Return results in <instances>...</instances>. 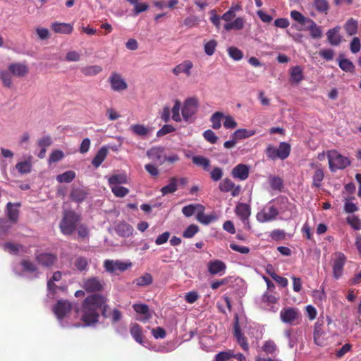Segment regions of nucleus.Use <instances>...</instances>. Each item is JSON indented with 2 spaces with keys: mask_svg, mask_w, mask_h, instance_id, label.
Segmentation results:
<instances>
[{
  "mask_svg": "<svg viewBox=\"0 0 361 361\" xmlns=\"http://www.w3.org/2000/svg\"><path fill=\"white\" fill-rule=\"evenodd\" d=\"M106 298L100 295H92L85 298L81 310L76 309L78 315L83 322L84 326H91L98 322L99 309L104 306L102 314L106 318H110L113 324L118 322L122 318V313L117 309H114L110 313H106Z\"/></svg>",
  "mask_w": 361,
  "mask_h": 361,
  "instance_id": "nucleus-1",
  "label": "nucleus"
},
{
  "mask_svg": "<svg viewBox=\"0 0 361 361\" xmlns=\"http://www.w3.org/2000/svg\"><path fill=\"white\" fill-rule=\"evenodd\" d=\"M80 217L73 211H65L59 224L61 233L65 235H70L76 230Z\"/></svg>",
  "mask_w": 361,
  "mask_h": 361,
  "instance_id": "nucleus-2",
  "label": "nucleus"
},
{
  "mask_svg": "<svg viewBox=\"0 0 361 361\" xmlns=\"http://www.w3.org/2000/svg\"><path fill=\"white\" fill-rule=\"evenodd\" d=\"M329 169L332 172L344 169L351 164L348 157H344L336 150H330L327 152Z\"/></svg>",
  "mask_w": 361,
  "mask_h": 361,
  "instance_id": "nucleus-3",
  "label": "nucleus"
},
{
  "mask_svg": "<svg viewBox=\"0 0 361 361\" xmlns=\"http://www.w3.org/2000/svg\"><path fill=\"white\" fill-rule=\"evenodd\" d=\"M290 152V145L284 142H281L278 148L269 145L265 150L267 157L272 160H275L276 159L283 160L289 156Z\"/></svg>",
  "mask_w": 361,
  "mask_h": 361,
  "instance_id": "nucleus-4",
  "label": "nucleus"
},
{
  "mask_svg": "<svg viewBox=\"0 0 361 361\" xmlns=\"http://www.w3.org/2000/svg\"><path fill=\"white\" fill-rule=\"evenodd\" d=\"M199 109V101L196 97L186 99L181 108V114L183 121L185 122L192 121L193 116Z\"/></svg>",
  "mask_w": 361,
  "mask_h": 361,
  "instance_id": "nucleus-5",
  "label": "nucleus"
},
{
  "mask_svg": "<svg viewBox=\"0 0 361 361\" xmlns=\"http://www.w3.org/2000/svg\"><path fill=\"white\" fill-rule=\"evenodd\" d=\"M345 262L346 257L343 252H336L332 255V274L335 279L337 280L342 276Z\"/></svg>",
  "mask_w": 361,
  "mask_h": 361,
  "instance_id": "nucleus-6",
  "label": "nucleus"
},
{
  "mask_svg": "<svg viewBox=\"0 0 361 361\" xmlns=\"http://www.w3.org/2000/svg\"><path fill=\"white\" fill-rule=\"evenodd\" d=\"M108 82L111 90L114 92H122L128 87L125 78L118 72H112L108 78Z\"/></svg>",
  "mask_w": 361,
  "mask_h": 361,
  "instance_id": "nucleus-7",
  "label": "nucleus"
},
{
  "mask_svg": "<svg viewBox=\"0 0 361 361\" xmlns=\"http://www.w3.org/2000/svg\"><path fill=\"white\" fill-rule=\"evenodd\" d=\"M300 312L295 307H285L280 312V319L282 322L290 325H295L300 318Z\"/></svg>",
  "mask_w": 361,
  "mask_h": 361,
  "instance_id": "nucleus-8",
  "label": "nucleus"
},
{
  "mask_svg": "<svg viewBox=\"0 0 361 361\" xmlns=\"http://www.w3.org/2000/svg\"><path fill=\"white\" fill-rule=\"evenodd\" d=\"M132 263L130 262H123L121 260H112L106 259L104 262V267L105 270L110 273L114 274L117 271H125L130 267H131Z\"/></svg>",
  "mask_w": 361,
  "mask_h": 361,
  "instance_id": "nucleus-9",
  "label": "nucleus"
},
{
  "mask_svg": "<svg viewBox=\"0 0 361 361\" xmlns=\"http://www.w3.org/2000/svg\"><path fill=\"white\" fill-rule=\"evenodd\" d=\"M278 214V209L269 204L257 214L256 219L260 223H265L275 220Z\"/></svg>",
  "mask_w": 361,
  "mask_h": 361,
  "instance_id": "nucleus-10",
  "label": "nucleus"
},
{
  "mask_svg": "<svg viewBox=\"0 0 361 361\" xmlns=\"http://www.w3.org/2000/svg\"><path fill=\"white\" fill-rule=\"evenodd\" d=\"M18 267L19 269H20L22 271L23 274H28L30 277L35 278L37 277L39 274L36 265L28 259L22 260ZM15 271L19 275L22 274L18 267L15 268Z\"/></svg>",
  "mask_w": 361,
  "mask_h": 361,
  "instance_id": "nucleus-11",
  "label": "nucleus"
},
{
  "mask_svg": "<svg viewBox=\"0 0 361 361\" xmlns=\"http://www.w3.org/2000/svg\"><path fill=\"white\" fill-rule=\"evenodd\" d=\"M324 322L318 320L314 326V342L319 346H324L326 344L327 338L324 331Z\"/></svg>",
  "mask_w": 361,
  "mask_h": 361,
  "instance_id": "nucleus-12",
  "label": "nucleus"
},
{
  "mask_svg": "<svg viewBox=\"0 0 361 361\" xmlns=\"http://www.w3.org/2000/svg\"><path fill=\"white\" fill-rule=\"evenodd\" d=\"M235 212L243 222L245 228L250 230L251 227L248 219L251 214L250 207L245 203H238L235 207Z\"/></svg>",
  "mask_w": 361,
  "mask_h": 361,
  "instance_id": "nucleus-13",
  "label": "nucleus"
},
{
  "mask_svg": "<svg viewBox=\"0 0 361 361\" xmlns=\"http://www.w3.org/2000/svg\"><path fill=\"white\" fill-rule=\"evenodd\" d=\"M147 156L156 164L162 165L166 161V152L163 147L157 146L150 148L147 152Z\"/></svg>",
  "mask_w": 361,
  "mask_h": 361,
  "instance_id": "nucleus-14",
  "label": "nucleus"
},
{
  "mask_svg": "<svg viewBox=\"0 0 361 361\" xmlns=\"http://www.w3.org/2000/svg\"><path fill=\"white\" fill-rule=\"evenodd\" d=\"M71 305L67 300H59L54 306L53 310L59 320L66 317L71 310Z\"/></svg>",
  "mask_w": 361,
  "mask_h": 361,
  "instance_id": "nucleus-15",
  "label": "nucleus"
},
{
  "mask_svg": "<svg viewBox=\"0 0 361 361\" xmlns=\"http://www.w3.org/2000/svg\"><path fill=\"white\" fill-rule=\"evenodd\" d=\"M219 188L221 192L231 193L233 197L238 196L240 192V187L235 185V183L228 178L224 179L219 185Z\"/></svg>",
  "mask_w": 361,
  "mask_h": 361,
  "instance_id": "nucleus-16",
  "label": "nucleus"
},
{
  "mask_svg": "<svg viewBox=\"0 0 361 361\" xmlns=\"http://www.w3.org/2000/svg\"><path fill=\"white\" fill-rule=\"evenodd\" d=\"M226 269V264L219 259L212 260L207 264V270L212 275L221 276L225 274Z\"/></svg>",
  "mask_w": 361,
  "mask_h": 361,
  "instance_id": "nucleus-17",
  "label": "nucleus"
},
{
  "mask_svg": "<svg viewBox=\"0 0 361 361\" xmlns=\"http://www.w3.org/2000/svg\"><path fill=\"white\" fill-rule=\"evenodd\" d=\"M193 66V63L190 60H184L183 62L176 66L172 70V72L176 76L183 73L187 77H190L192 75Z\"/></svg>",
  "mask_w": 361,
  "mask_h": 361,
  "instance_id": "nucleus-18",
  "label": "nucleus"
},
{
  "mask_svg": "<svg viewBox=\"0 0 361 361\" xmlns=\"http://www.w3.org/2000/svg\"><path fill=\"white\" fill-rule=\"evenodd\" d=\"M56 259V256L51 253L42 252L36 255V261L38 264L44 267H50L54 265Z\"/></svg>",
  "mask_w": 361,
  "mask_h": 361,
  "instance_id": "nucleus-19",
  "label": "nucleus"
},
{
  "mask_svg": "<svg viewBox=\"0 0 361 361\" xmlns=\"http://www.w3.org/2000/svg\"><path fill=\"white\" fill-rule=\"evenodd\" d=\"M103 282L97 277H90L84 281L83 288L88 292L102 290Z\"/></svg>",
  "mask_w": 361,
  "mask_h": 361,
  "instance_id": "nucleus-20",
  "label": "nucleus"
},
{
  "mask_svg": "<svg viewBox=\"0 0 361 361\" xmlns=\"http://www.w3.org/2000/svg\"><path fill=\"white\" fill-rule=\"evenodd\" d=\"M8 70L12 75L17 77H24L28 73V67L20 63H14L8 66Z\"/></svg>",
  "mask_w": 361,
  "mask_h": 361,
  "instance_id": "nucleus-21",
  "label": "nucleus"
},
{
  "mask_svg": "<svg viewBox=\"0 0 361 361\" xmlns=\"http://www.w3.org/2000/svg\"><path fill=\"white\" fill-rule=\"evenodd\" d=\"M133 307L137 313L142 314V316L137 319L138 320L146 322L152 317V313L149 311L148 305L139 303L134 304Z\"/></svg>",
  "mask_w": 361,
  "mask_h": 361,
  "instance_id": "nucleus-22",
  "label": "nucleus"
},
{
  "mask_svg": "<svg viewBox=\"0 0 361 361\" xmlns=\"http://www.w3.org/2000/svg\"><path fill=\"white\" fill-rule=\"evenodd\" d=\"M235 325H234V335H235V337L238 343H239V345L241 346V348L244 350L248 351L249 345H248V343L247 342L246 338L243 335V334L240 331V327H239V325H238V317L235 316Z\"/></svg>",
  "mask_w": 361,
  "mask_h": 361,
  "instance_id": "nucleus-23",
  "label": "nucleus"
},
{
  "mask_svg": "<svg viewBox=\"0 0 361 361\" xmlns=\"http://www.w3.org/2000/svg\"><path fill=\"white\" fill-rule=\"evenodd\" d=\"M232 176L241 180H245L249 176V168L247 165L240 164L232 170Z\"/></svg>",
  "mask_w": 361,
  "mask_h": 361,
  "instance_id": "nucleus-24",
  "label": "nucleus"
},
{
  "mask_svg": "<svg viewBox=\"0 0 361 361\" xmlns=\"http://www.w3.org/2000/svg\"><path fill=\"white\" fill-rule=\"evenodd\" d=\"M341 27L337 26L326 32L327 39L331 45L337 46L341 43V36L339 35Z\"/></svg>",
  "mask_w": 361,
  "mask_h": 361,
  "instance_id": "nucleus-25",
  "label": "nucleus"
},
{
  "mask_svg": "<svg viewBox=\"0 0 361 361\" xmlns=\"http://www.w3.org/2000/svg\"><path fill=\"white\" fill-rule=\"evenodd\" d=\"M303 78V70L300 66H295L290 68V81L291 83L298 84Z\"/></svg>",
  "mask_w": 361,
  "mask_h": 361,
  "instance_id": "nucleus-26",
  "label": "nucleus"
},
{
  "mask_svg": "<svg viewBox=\"0 0 361 361\" xmlns=\"http://www.w3.org/2000/svg\"><path fill=\"white\" fill-rule=\"evenodd\" d=\"M51 27L56 33L61 34H71L73 29L72 25L69 23L58 22L53 23Z\"/></svg>",
  "mask_w": 361,
  "mask_h": 361,
  "instance_id": "nucleus-27",
  "label": "nucleus"
},
{
  "mask_svg": "<svg viewBox=\"0 0 361 361\" xmlns=\"http://www.w3.org/2000/svg\"><path fill=\"white\" fill-rule=\"evenodd\" d=\"M115 231L121 236L128 237L133 234L134 229L130 225L120 222L116 226Z\"/></svg>",
  "mask_w": 361,
  "mask_h": 361,
  "instance_id": "nucleus-28",
  "label": "nucleus"
},
{
  "mask_svg": "<svg viewBox=\"0 0 361 361\" xmlns=\"http://www.w3.org/2000/svg\"><path fill=\"white\" fill-rule=\"evenodd\" d=\"M130 130L136 135L145 137L151 133V129L143 124H133L130 126Z\"/></svg>",
  "mask_w": 361,
  "mask_h": 361,
  "instance_id": "nucleus-29",
  "label": "nucleus"
},
{
  "mask_svg": "<svg viewBox=\"0 0 361 361\" xmlns=\"http://www.w3.org/2000/svg\"><path fill=\"white\" fill-rule=\"evenodd\" d=\"M107 154V147L106 146L102 147L92 159V164L95 168H98L106 159Z\"/></svg>",
  "mask_w": 361,
  "mask_h": 361,
  "instance_id": "nucleus-30",
  "label": "nucleus"
},
{
  "mask_svg": "<svg viewBox=\"0 0 361 361\" xmlns=\"http://www.w3.org/2000/svg\"><path fill=\"white\" fill-rule=\"evenodd\" d=\"M244 25V19L241 17H238L232 22L226 23L224 27L226 31H230L231 30H240L243 28Z\"/></svg>",
  "mask_w": 361,
  "mask_h": 361,
  "instance_id": "nucleus-31",
  "label": "nucleus"
},
{
  "mask_svg": "<svg viewBox=\"0 0 361 361\" xmlns=\"http://www.w3.org/2000/svg\"><path fill=\"white\" fill-rule=\"evenodd\" d=\"M262 350L267 355H274L277 353L278 347L274 341L269 339L264 342Z\"/></svg>",
  "mask_w": 361,
  "mask_h": 361,
  "instance_id": "nucleus-32",
  "label": "nucleus"
},
{
  "mask_svg": "<svg viewBox=\"0 0 361 361\" xmlns=\"http://www.w3.org/2000/svg\"><path fill=\"white\" fill-rule=\"evenodd\" d=\"M130 334L133 338L140 344L143 343L142 328L137 324H132L130 326Z\"/></svg>",
  "mask_w": 361,
  "mask_h": 361,
  "instance_id": "nucleus-33",
  "label": "nucleus"
},
{
  "mask_svg": "<svg viewBox=\"0 0 361 361\" xmlns=\"http://www.w3.org/2000/svg\"><path fill=\"white\" fill-rule=\"evenodd\" d=\"M201 209H204V207L202 204H189L188 206H185L182 209V212L185 216L189 217V216H192L195 214H197V212H199V210H201Z\"/></svg>",
  "mask_w": 361,
  "mask_h": 361,
  "instance_id": "nucleus-34",
  "label": "nucleus"
},
{
  "mask_svg": "<svg viewBox=\"0 0 361 361\" xmlns=\"http://www.w3.org/2000/svg\"><path fill=\"white\" fill-rule=\"evenodd\" d=\"M354 197H348L344 200V211L346 213L351 214L358 211V207L354 202Z\"/></svg>",
  "mask_w": 361,
  "mask_h": 361,
  "instance_id": "nucleus-35",
  "label": "nucleus"
},
{
  "mask_svg": "<svg viewBox=\"0 0 361 361\" xmlns=\"http://www.w3.org/2000/svg\"><path fill=\"white\" fill-rule=\"evenodd\" d=\"M181 108L182 106L180 101L175 100L173 106L171 109V113H172L171 118L176 122H181L182 120H183L182 114H180Z\"/></svg>",
  "mask_w": 361,
  "mask_h": 361,
  "instance_id": "nucleus-36",
  "label": "nucleus"
},
{
  "mask_svg": "<svg viewBox=\"0 0 361 361\" xmlns=\"http://www.w3.org/2000/svg\"><path fill=\"white\" fill-rule=\"evenodd\" d=\"M20 204H13L11 202L7 204V213L10 220L16 222L18 218V207Z\"/></svg>",
  "mask_w": 361,
  "mask_h": 361,
  "instance_id": "nucleus-37",
  "label": "nucleus"
},
{
  "mask_svg": "<svg viewBox=\"0 0 361 361\" xmlns=\"http://www.w3.org/2000/svg\"><path fill=\"white\" fill-rule=\"evenodd\" d=\"M307 24H308L307 30H309L312 38L317 39L322 37V33L320 27L312 19H310Z\"/></svg>",
  "mask_w": 361,
  "mask_h": 361,
  "instance_id": "nucleus-38",
  "label": "nucleus"
},
{
  "mask_svg": "<svg viewBox=\"0 0 361 361\" xmlns=\"http://www.w3.org/2000/svg\"><path fill=\"white\" fill-rule=\"evenodd\" d=\"M256 131L255 130H247L245 128H240L233 133V137L235 139L241 140L250 137L254 135Z\"/></svg>",
  "mask_w": 361,
  "mask_h": 361,
  "instance_id": "nucleus-39",
  "label": "nucleus"
},
{
  "mask_svg": "<svg viewBox=\"0 0 361 361\" xmlns=\"http://www.w3.org/2000/svg\"><path fill=\"white\" fill-rule=\"evenodd\" d=\"M344 29L348 35H355L357 31V21L353 18L348 19L344 25Z\"/></svg>",
  "mask_w": 361,
  "mask_h": 361,
  "instance_id": "nucleus-40",
  "label": "nucleus"
},
{
  "mask_svg": "<svg viewBox=\"0 0 361 361\" xmlns=\"http://www.w3.org/2000/svg\"><path fill=\"white\" fill-rule=\"evenodd\" d=\"M109 184L110 186L118 185V184L127 183L128 178L126 174H116L109 178Z\"/></svg>",
  "mask_w": 361,
  "mask_h": 361,
  "instance_id": "nucleus-41",
  "label": "nucleus"
},
{
  "mask_svg": "<svg viewBox=\"0 0 361 361\" xmlns=\"http://www.w3.org/2000/svg\"><path fill=\"white\" fill-rule=\"evenodd\" d=\"M313 7L319 13H327L329 5L327 0H314Z\"/></svg>",
  "mask_w": 361,
  "mask_h": 361,
  "instance_id": "nucleus-42",
  "label": "nucleus"
},
{
  "mask_svg": "<svg viewBox=\"0 0 361 361\" xmlns=\"http://www.w3.org/2000/svg\"><path fill=\"white\" fill-rule=\"evenodd\" d=\"M192 160L195 165L202 166L204 170H209L210 161L207 158L203 156H193Z\"/></svg>",
  "mask_w": 361,
  "mask_h": 361,
  "instance_id": "nucleus-43",
  "label": "nucleus"
},
{
  "mask_svg": "<svg viewBox=\"0 0 361 361\" xmlns=\"http://www.w3.org/2000/svg\"><path fill=\"white\" fill-rule=\"evenodd\" d=\"M102 71V68L97 65L86 66L81 69V72L86 76L96 75Z\"/></svg>",
  "mask_w": 361,
  "mask_h": 361,
  "instance_id": "nucleus-44",
  "label": "nucleus"
},
{
  "mask_svg": "<svg viewBox=\"0 0 361 361\" xmlns=\"http://www.w3.org/2000/svg\"><path fill=\"white\" fill-rule=\"evenodd\" d=\"M75 178V173L73 171H67L56 176L59 183H71Z\"/></svg>",
  "mask_w": 361,
  "mask_h": 361,
  "instance_id": "nucleus-45",
  "label": "nucleus"
},
{
  "mask_svg": "<svg viewBox=\"0 0 361 361\" xmlns=\"http://www.w3.org/2000/svg\"><path fill=\"white\" fill-rule=\"evenodd\" d=\"M178 189L177 180L175 178H171L170 183L161 189L163 195L173 193Z\"/></svg>",
  "mask_w": 361,
  "mask_h": 361,
  "instance_id": "nucleus-46",
  "label": "nucleus"
},
{
  "mask_svg": "<svg viewBox=\"0 0 361 361\" xmlns=\"http://www.w3.org/2000/svg\"><path fill=\"white\" fill-rule=\"evenodd\" d=\"M16 169L21 174L29 173L31 171L32 164L30 161H20L16 164Z\"/></svg>",
  "mask_w": 361,
  "mask_h": 361,
  "instance_id": "nucleus-47",
  "label": "nucleus"
},
{
  "mask_svg": "<svg viewBox=\"0 0 361 361\" xmlns=\"http://www.w3.org/2000/svg\"><path fill=\"white\" fill-rule=\"evenodd\" d=\"M4 249L11 254H18L25 251L24 247L22 245L11 243L4 244Z\"/></svg>",
  "mask_w": 361,
  "mask_h": 361,
  "instance_id": "nucleus-48",
  "label": "nucleus"
},
{
  "mask_svg": "<svg viewBox=\"0 0 361 361\" xmlns=\"http://www.w3.org/2000/svg\"><path fill=\"white\" fill-rule=\"evenodd\" d=\"M61 273L60 271H56L54 273L51 279L47 282V288L49 292H56V289L58 288L55 286L54 282L59 281L61 279Z\"/></svg>",
  "mask_w": 361,
  "mask_h": 361,
  "instance_id": "nucleus-49",
  "label": "nucleus"
},
{
  "mask_svg": "<svg viewBox=\"0 0 361 361\" xmlns=\"http://www.w3.org/2000/svg\"><path fill=\"white\" fill-rule=\"evenodd\" d=\"M224 114L219 111L215 112L211 117L212 127L214 129H219L221 126V119Z\"/></svg>",
  "mask_w": 361,
  "mask_h": 361,
  "instance_id": "nucleus-50",
  "label": "nucleus"
},
{
  "mask_svg": "<svg viewBox=\"0 0 361 361\" xmlns=\"http://www.w3.org/2000/svg\"><path fill=\"white\" fill-rule=\"evenodd\" d=\"M136 285L139 286H145L149 285L152 283V276L148 273H145L142 276L138 277L135 280Z\"/></svg>",
  "mask_w": 361,
  "mask_h": 361,
  "instance_id": "nucleus-51",
  "label": "nucleus"
},
{
  "mask_svg": "<svg viewBox=\"0 0 361 361\" xmlns=\"http://www.w3.org/2000/svg\"><path fill=\"white\" fill-rule=\"evenodd\" d=\"M324 177V174L323 170L321 169H317L312 177V186L316 188H319L321 186V183L323 180Z\"/></svg>",
  "mask_w": 361,
  "mask_h": 361,
  "instance_id": "nucleus-52",
  "label": "nucleus"
},
{
  "mask_svg": "<svg viewBox=\"0 0 361 361\" xmlns=\"http://www.w3.org/2000/svg\"><path fill=\"white\" fill-rule=\"evenodd\" d=\"M269 182L273 190H281L283 188V180L278 176H270L269 177Z\"/></svg>",
  "mask_w": 361,
  "mask_h": 361,
  "instance_id": "nucleus-53",
  "label": "nucleus"
},
{
  "mask_svg": "<svg viewBox=\"0 0 361 361\" xmlns=\"http://www.w3.org/2000/svg\"><path fill=\"white\" fill-rule=\"evenodd\" d=\"M204 209L199 210L197 214V220L203 224L207 225L214 221L215 218L211 215H206L204 213Z\"/></svg>",
  "mask_w": 361,
  "mask_h": 361,
  "instance_id": "nucleus-54",
  "label": "nucleus"
},
{
  "mask_svg": "<svg viewBox=\"0 0 361 361\" xmlns=\"http://www.w3.org/2000/svg\"><path fill=\"white\" fill-rule=\"evenodd\" d=\"M339 67L345 72L353 73L355 71L354 64L348 59H341L338 62Z\"/></svg>",
  "mask_w": 361,
  "mask_h": 361,
  "instance_id": "nucleus-55",
  "label": "nucleus"
},
{
  "mask_svg": "<svg viewBox=\"0 0 361 361\" xmlns=\"http://www.w3.org/2000/svg\"><path fill=\"white\" fill-rule=\"evenodd\" d=\"M346 220L355 230L359 231L361 229V219L358 216L350 215L347 217Z\"/></svg>",
  "mask_w": 361,
  "mask_h": 361,
  "instance_id": "nucleus-56",
  "label": "nucleus"
},
{
  "mask_svg": "<svg viewBox=\"0 0 361 361\" xmlns=\"http://www.w3.org/2000/svg\"><path fill=\"white\" fill-rule=\"evenodd\" d=\"M88 260L87 258L83 257H78L74 262V266L80 271L86 270Z\"/></svg>",
  "mask_w": 361,
  "mask_h": 361,
  "instance_id": "nucleus-57",
  "label": "nucleus"
},
{
  "mask_svg": "<svg viewBox=\"0 0 361 361\" xmlns=\"http://www.w3.org/2000/svg\"><path fill=\"white\" fill-rule=\"evenodd\" d=\"M111 188L114 195L118 197H123L129 192V190L123 186L113 185Z\"/></svg>",
  "mask_w": 361,
  "mask_h": 361,
  "instance_id": "nucleus-58",
  "label": "nucleus"
},
{
  "mask_svg": "<svg viewBox=\"0 0 361 361\" xmlns=\"http://www.w3.org/2000/svg\"><path fill=\"white\" fill-rule=\"evenodd\" d=\"M290 17L301 25H305L310 20V18L305 17L298 11H292L290 12Z\"/></svg>",
  "mask_w": 361,
  "mask_h": 361,
  "instance_id": "nucleus-59",
  "label": "nucleus"
},
{
  "mask_svg": "<svg viewBox=\"0 0 361 361\" xmlns=\"http://www.w3.org/2000/svg\"><path fill=\"white\" fill-rule=\"evenodd\" d=\"M285 336L288 340V346L290 348H294L298 343V336L292 334L291 329H286L284 331Z\"/></svg>",
  "mask_w": 361,
  "mask_h": 361,
  "instance_id": "nucleus-60",
  "label": "nucleus"
},
{
  "mask_svg": "<svg viewBox=\"0 0 361 361\" xmlns=\"http://www.w3.org/2000/svg\"><path fill=\"white\" fill-rule=\"evenodd\" d=\"M228 54L235 61H239L243 58V52L238 48L231 47L228 49Z\"/></svg>",
  "mask_w": 361,
  "mask_h": 361,
  "instance_id": "nucleus-61",
  "label": "nucleus"
},
{
  "mask_svg": "<svg viewBox=\"0 0 361 361\" xmlns=\"http://www.w3.org/2000/svg\"><path fill=\"white\" fill-rule=\"evenodd\" d=\"M199 231L197 226L195 224L190 225L183 232V236L185 238L193 237Z\"/></svg>",
  "mask_w": 361,
  "mask_h": 361,
  "instance_id": "nucleus-62",
  "label": "nucleus"
},
{
  "mask_svg": "<svg viewBox=\"0 0 361 361\" xmlns=\"http://www.w3.org/2000/svg\"><path fill=\"white\" fill-rule=\"evenodd\" d=\"M217 45V42L215 40H210L204 44V49L208 56H212L215 50Z\"/></svg>",
  "mask_w": 361,
  "mask_h": 361,
  "instance_id": "nucleus-63",
  "label": "nucleus"
},
{
  "mask_svg": "<svg viewBox=\"0 0 361 361\" xmlns=\"http://www.w3.org/2000/svg\"><path fill=\"white\" fill-rule=\"evenodd\" d=\"M0 78L4 86L10 87L12 85V78L11 74L7 71L0 72Z\"/></svg>",
  "mask_w": 361,
  "mask_h": 361,
  "instance_id": "nucleus-64",
  "label": "nucleus"
}]
</instances>
